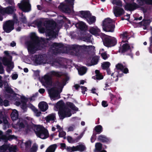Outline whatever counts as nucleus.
Segmentation results:
<instances>
[{
    "instance_id": "c03bdc74",
    "label": "nucleus",
    "mask_w": 152,
    "mask_h": 152,
    "mask_svg": "<svg viewBox=\"0 0 152 152\" xmlns=\"http://www.w3.org/2000/svg\"><path fill=\"white\" fill-rule=\"evenodd\" d=\"M96 138V136L95 134H93L91 138V142H93L95 141Z\"/></svg>"
},
{
    "instance_id": "4d7b16f0",
    "label": "nucleus",
    "mask_w": 152,
    "mask_h": 152,
    "mask_svg": "<svg viewBox=\"0 0 152 152\" xmlns=\"http://www.w3.org/2000/svg\"><path fill=\"white\" fill-rule=\"evenodd\" d=\"M18 77V75L16 74L13 75L12 76V78L13 80L16 79Z\"/></svg>"
},
{
    "instance_id": "49530a36",
    "label": "nucleus",
    "mask_w": 152,
    "mask_h": 152,
    "mask_svg": "<svg viewBox=\"0 0 152 152\" xmlns=\"http://www.w3.org/2000/svg\"><path fill=\"white\" fill-rule=\"evenodd\" d=\"M101 56L105 60L108 57L107 54L105 53H102Z\"/></svg>"
},
{
    "instance_id": "b1692460",
    "label": "nucleus",
    "mask_w": 152,
    "mask_h": 152,
    "mask_svg": "<svg viewBox=\"0 0 152 152\" xmlns=\"http://www.w3.org/2000/svg\"><path fill=\"white\" fill-rule=\"evenodd\" d=\"M80 16L81 17L84 18L86 19L88 18L89 17L91 16V14L90 12L88 11H81L80 12Z\"/></svg>"
},
{
    "instance_id": "2eb2a0df",
    "label": "nucleus",
    "mask_w": 152,
    "mask_h": 152,
    "mask_svg": "<svg viewBox=\"0 0 152 152\" xmlns=\"http://www.w3.org/2000/svg\"><path fill=\"white\" fill-rule=\"evenodd\" d=\"M3 63L4 64L7 66V71L10 72V71L14 67L13 63L10 60H9L7 58H4L3 59Z\"/></svg>"
},
{
    "instance_id": "338daca9",
    "label": "nucleus",
    "mask_w": 152,
    "mask_h": 152,
    "mask_svg": "<svg viewBox=\"0 0 152 152\" xmlns=\"http://www.w3.org/2000/svg\"><path fill=\"white\" fill-rule=\"evenodd\" d=\"M11 46L12 47H14L16 45V43L14 42H12L10 44Z\"/></svg>"
},
{
    "instance_id": "864d4df0",
    "label": "nucleus",
    "mask_w": 152,
    "mask_h": 152,
    "mask_svg": "<svg viewBox=\"0 0 152 152\" xmlns=\"http://www.w3.org/2000/svg\"><path fill=\"white\" fill-rule=\"evenodd\" d=\"M61 148L62 149H64L66 148V145L64 143H61L60 144Z\"/></svg>"
},
{
    "instance_id": "393cba45",
    "label": "nucleus",
    "mask_w": 152,
    "mask_h": 152,
    "mask_svg": "<svg viewBox=\"0 0 152 152\" xmlns=\"http://www.w3.org/2000/svg\"><path fill=\"white\" fill-rule=\"evenodd\" d=\"M31 109L33 110L35 113V115L37 116H39L41 114V112L39 111L33 105H31L30 107Z\"/></svg>"
},
{
    "instance_id": "3c124183",
    "label": "nucleus",
    "mask_w": 152,
    "mask_h": 152,
    "mask_svg": "<svg viewBox=\"0 0 152 152\" xmlns=\"http://www.w3.org/2000/svg\"><path fill=\"white\" fill-rule=\"evenodd\" d=\"M56 128L58 129V132L61 131L62 130V129L57 124L56 125Z\"/></svg>"
},
{
    "instance_id": "cd10ccee",
    "label": "nucleus",
    "mask_w": 152,
    "mask_h": 152,
    "mask_svg": "<svg viewBox=\"0 0 152 152\" xmlns=\"http://www.w3.org/2000/svg\"><path fill=\"white\" fill-rule=\"evenodd\" d=\"M90 32L93 34L96 35L100 32V30L97 27H92L90 30Z\"/></svg>"
},
{
    "instance_id": "aec40b11",
    "label": "nucleus",
    "mask_w": 152,
    "mask_h": 152,
    "mask_svg": "<svg viewBox=\"0 0 152 152\" xmlns=\"http://www.w3.org/2000/svg\"><path fill=\"white\" fill-rule=\"evenodd\" d=\"M45 119L46 122H48L50 121H54L56 119V114L55 113L49 114L45 118Z\"/></svg>"
},
{
    "instance_id": "1a4fd4ad",
    "label": "nucleus",
    "mask_w": 152,
    "mask_h": 152,
    "mask_svg": "<svg viewBox=\"0 0 152 152\" xmlns=\"http://www.w3.org/2000/svg\"><path fill=\"white\" fill-rule=\"evenodd\" d=\"M14 22L12 20H8L5 22L3 25L4 30L7 33H9L14 29Z\"/></svg>"
},
{
    "instance_id": "9b49d317",
    "label": "nucleus",
    "mask_w": 152,
    "mask_h": 152,
    "mask_svg": "<svg viewBox=\"0 0 152 152\" xmlns=\"http://www.w3.org/2000/svg\"><path fill=\"white\" fill-rule=\"evenodd\" d=\"M103 38V42L105 46L109 47L110 45H113L116 43V40L114 38H111L107 35H105Z\"/></svg>"
},
{
    "instance_id": "4468645a",
    "label": "nucleus",
    "mask_w": 152,
    "mask_h": 152,
    "mask_svg": "<svg viewBox=\"0 0 152 152\" xmlns=\"http://www.w3.org/2000/svg\"><path fill=\"white\" fill-rule=\"evenodd\" d=\"M61 91V90L59 91L56 88H53L50 89L49 90L48 92L51 98H59L60 97L59 93Z\"/></svg>"
},
{
    "instance_id": "a18cd8bd",
    "label": "nucleus",
    "mask_w": 152,
    "mask_h": 152,
    "mask_svg": "<svg viewBox=\"0 0 152 152\" xmlns=\"http://www.w3.org/2000/svg\"><path fill=\"white\" fill-rule=\"evenodd\" d=\"M143 1L147 4L152 5V0H144Z\"/></svg>"
},
{
    "instance_id": "4be33fe9",
    "label": "nucleus",
    "mask_w": 152,
    "mask_h": 152,
    "mask_svg": "<svg viewBox=\"0 0 152 152\" xmlns=\"http://www.w3.org/2000/svg\"><path fill=\"white\" fill-rule=\"evenodd\" d=\"M130 49L129 46L127 44H123L119 50L120 52L124 53Z\"/></svg>"
},
{
    "instance_id": "f3484780",
    "label": "nucleus",
    "mask_w": 152,
    "mask_h": 152,
    "mask_svg": "<svg viewBox=\"0 0 152 152\" xmlns=\"http://www.w3.org/2000/svg\"><path fill=\"white\" fill-rule=\"evenodd\" d=\"M62 47V45L54 43L51 47L50 51L53 53H59V50H61Z\"/></svg>"
},
{
    "instance_id": "9d476101",
    "label": "nucleus",
    "mask_w": 152,
    "mask_h": 152,
    "mask_svg": "<svg viewBox=\"0 0 152 152\" xmlns=\"http://www.w3.org/2000/svg\"><path fill=\"white\" fill-rule=\"evenodd\" d=\"M49 75L50 76L45 75L44 77V80L45 83L48 86L51 85L52 84V81L50 76H53L59 77L61 75L60 72L53 71L50 72Z\"/></svg>"
},
{
    "instance_id": "f704fd0d",
    "label": "nucleus",
    "mask_w": 152,
    "mask_h": 152,
    "mask_svg": "<svg viewBox=\"0 0 152 152\" xmlns=\"http://www.w3.org/2000/svg\"><path fill=\"white\" fill-rule=\"evenodd\" d=\"M39 107L41 111L44 112L48 108V105H39Z\"/></svg>"
},
{
    "instance_id": "7c9ffc66",
    "label": "nucleus",
    "mask_w": 152,
    "mask_h": 152,
    "mask_svg": "<svg viewBox=\"0 0 152 152\" xmlns=\"http://www.w3.org/2000/svg\"><path fill=\"white\" fill-rule=\"evenodd\" d=\"M87 69L85 67H81L78 70L79 74L80 75L84 74L86 72Z\"/></svg>"
},
{
    "instance_id": "423d86ee",
    "label": "nucleus",
    "mask_w": 152,
    "mask_h": 152,
    "mask_svg": "<svg viewBox=\"0 0 152 152\" xmlns=\"http://www.w3.org/2000/svg\"><path fill=\"white\" fill-rule=\"evenodd\" d=\"M75 0H65V4H61L60 5L62 10L66 12H68L73 8Z\"/></svg>"
},
{
    "instance_id": "473e14b6",
    "label": "nucleus",
    "mask_w": 152,
    "mask_h": 152,
    "mask_svg": "<svg viewBox=\"0 0 152 152\" xmlns=\"http://www.w3.org/2000/svg\"><path fill=\"white\" fill-rule=\"evenodd\" d=\"M87 20L89 24H91L95 22L96 18L94 17L93 16H91V15L90 17H89L88 18H87Z\"/></svg>"
},
{
    "instance_id": "5fc2aeb1",
    "label": "nucleus",
    "mask_w": 152,
    "mask_h": 152,
    "mask_svg": "<svg viewBox=\"0 0 152 152\" xmlns=\"http://www.w3.org/2000/svg\"><path fill=\"white\" fill-rule=\"evenodd\" d=\"M2 120L3 121L4 123L5 124H7L8 121H7V119L6 118H4L3 116V118H2Z\"/></svg>"
},
{
    "instance_id": "a878e982",
    "label": "nucleus",
    "mask_w": 152,
    "mask_h": 152,
    "mask_svg": "<svg viewBox=\"0 0 152 152\" xmlns=\"http://www.w3.org/2000/svg\"><path fill=\"white\" fill-rule=\"evenodd\" d=\"M56 148V144L51 145L47 148L45 152H54Z\"/></svg>"
},
{
    "instance_id": "f8f14e48",
    "label": "nucleus",
    "mask_w": 152,
    "mask_h": 152,
    "mask_svg": "<svg viewBox=\"0 0 152 152\" xmlns=\"http://www.w3.org/2000/svg\"><path fill=\"white\" fill-rule=\"evenodd\" d=\"M72 48L75 51L77 52L81 49H84L86 51H89L94 48V47L91 45L86 46L83 45L82 46L74 45L72 46Z\"/></svg>"
},
{
    "instance_id": "a19ab883",
    "label": "nucleus",
    "mask_w": 152,
    "mask_h": 152,
    "mask_svg": "<svg viewBox=\"0 0 152 152\" xmlns=\"http://www.w3.org/2000/svg\"><path fill=\"white\" fill-rule=\"evenodd\" d=\"M66 133L62 130L59 132V136L60 137H64L66 135Z\"/></svg>"
},
{
    "instance_id": "58836bf2",
    "label": "nucleus",
    "mask_w": 152,
    "mask_h": 152,
    "mask_svg": "<svg viewBox=\"0 0 152 152\" xmlns=\"http://www.w3.org/2000/svg\"><path fill=\"white\" fill-rule=\"evenodd\" d=\"M116 68L117 69H119L121 71L123 70V69L124 68V67L121 64H118L116 65Z\"/></svg>"
},
{
    "instance_id": "603ef678",
    "label": "nucleus",
    "mask_w": 152,
    "mask_h": 152,
    "mask_svg": "<svg viewBox=\"0 0 152 152\" xmlns=\"http://www.w3.org/2000/svg\"><path fill=\"white\" fill-rule=\"evenodd\" d=\"M122 71L124 73H127L128 72L129 70L127 68L124 67V68L123 69V70Z\"/></svg>"
},
{
    "instance_id": "79ce46f5",
    "label": "nucleus",
    "mask_w": 152,
    "mask_h": 152,
    "mask_svg": "<svg viewBox=\"0 0 152 152\" xmlns=\"http://www.w3.org/2000/svg\"><path fill=\"white\" fill-rule=\"evenodd\" d=\"M68 142L70 143H73L74 142V140L70 136H68L67 137Z\"/></svg>"
},
{
    "instance_id": "bf43d9fd",
    "label": "nucleus",
    "mask_w": 152,
    "mask_h": 152,
    "mask_svg": "<svg viewBox=\"0 0 152 152\" xmlns=\"http://www.w3.org/2000/svg\"><path fill=\"white\" fill-rule=\"evenodd\" d=\"M16 137L14 136V135H10L9 136V138H8V139L10 140V139H15V138H16Z\"/></svg>"
},
{
    "instance_id": "ea45409f",
    "label": "nucleus",
    "mask_w": 152,
    "mask_h": 152,
    "mask_svg": "<svg viewBox=\"0 0 152 152\" xmlns=\"http://www.w3.org/2000/svg\"><path fill=\"white\" fill-rule=\"evenodd\" d=\"M37 146L36 145H34L31 149V152H36L37 150Z\"/></svg>"
},
{
    "instance_id": "680f3d73",
    "label": "nucleus",
    "mask_w": 152,
    "mask_h": 152,
    "mask_svg": "<svg viewBox=\"0 0 152 152\" xmlns=\"http://www.w3.org/2000/svg\"><path fill=\"white\" fill-rule=\"evenodd\" d=\"M74 129V127L73 126H70L68 129V131H72Z\"/></svg>"
},
{
    "instance_id": "13d9d810",
    "label": "nucleus",
    "mask_w": 152,
    "mask_h": 152,
    "mask_svg": "<svg viewBox=\"0 0 152 152\" xmlns=\"http://www.w3.org/2000/svg\"><path fill=\"white\" fill-rule=\"evenodd\" d=\"M39 92L41 94L44 93L45 92V90L43 88H41L39 90Z\"/></svg>"
},
{
    "instance_id": "69168bd1",
    "label": "nucleus",
    "mask_w": 152,
    "mask_h": 152,
    "mask_svg": "<svg viewBox=\"0 0 152 152\" xmlns=\"http://www.w3.org/2000/svg\"><path fill=\"white\" fill-rule=\"evenodd\" d=\"M36 57V59H35L36 61H40V59H39V56H35Z\"/></svg>"
},
{
    "instance_id": "bb28decb",
    "label": "nucleus",
    "mask_w": 152,
    "mask_h": 152,
    "mask_svg": "<svg viewBox=\"0 0 152 152\" xmlns=\"http://www.w3.org/2000/svg\"><path fill=\"white\" fill-rule=\"evenodd\" d=\"M18 111L15 110H14L11 114V117L12 119L14 121L18 118Z\"/></svg>"
},
{
    "instance_id": "c9c22d12",
    "label": "nucleus",
    "mask_w": 152,
    "mask_h": 152,
    "mask_svg": "<svg viewBox=\"0 0 152 152\" xmlns=\"http://www.w3.org/2000/svg\"><path fill=\"white\" fill-rule=\"evenodd\" d=\"M112 3L113 4L121 6L122 5L121 2L120 0H112Z\"/></svg>"
},
{
    "instance_id": "6e6d98bb",
    "label": "nucleus",
    "mask_w": 152,
    "mask_h": 152,
    "mask_svg": "<svg viewBox=\"0 0 152 152\" xmlns=\"http://www.w3.org/2000/svg\"><path fill=\"white\" fill-rule=\"evenodd\" d=\"M5 137L2 135V133L1 131H0V141L1 139H4Z\"/></svg>"
},
{
    "instance_id": "de8ad7c7",
    "label": "nucleus",
    "mask_w": 152,
    "mask_h": 152,
    "mask_svg": "<svg viewBox=\"0 0 152 152\" xmlns=\"http://www.w3.org/2000/svg\"><path fill=\"white\" fill-rule=\"evenodd\" d=\"M81 88L82 90V93L84 94H85V92L86 91V88L85 87L82 86L81 87Z\"/></svg>"
},
{
    "instance_id": "e2e57ef3",
    "label": "nucleus",
    "mask_w": 152,
    "mask_h": 152,
    "mask_svg": "<svg viewBox=\"0 0 152 152\" xmlns=\"http://www.w3.org/2000/svg\"><path fill=\"white\" fill-rule=\"evenodd\" d=\"M74 87L77 90L78 88L80 87V86L78 84H76L74 85Z\"/></svg>"
},
{
    "instance_id": "f03ea898",
    "label": "nucleus",
    "mask_w": 152,
    "mask_h": 152,
    "mask_svg": "<svg viewBox=\"0 0 152 152\" xmlns=\"http://www.w3.org/2000/svg\"><path fill=\"white\" fill-rule=\"evenodd\" d=\"M54 109L56 111H58L59 117L61 119L66 117H69L71 115V110L78 111V109L75 105H56Z\"/></svg>"
},
{
    "instance_id": "a211bd4d",
    "label": "nucleus",
    "mask_w": 152,
    "mask_h": 152,
    "mask_svg": "<svg viewBox=\"0 0 152 152\" xmlns=\"http://www.w3.org/2000/svg\"><path fill=\"white\" fill-rule=\"evenodd\" d=\"M113 12L115 16L116 17L123 15L124 12L123 9L116 6L114 7Z\"/></svg>"
},
{
    "instance_id": "412c9836",
    "label": "nucleus",
    "mask_w": 152,
    "mask_h": 152,
    "mask_svg": "<svg viewBox=\"0 0 152 152\" xmlns=\"http://www.w3.org/2000/svg\"><path fill=\"white\" fill-rule=\"evenodd\" d=\"M136 7V4L134 3L131 4H127L125 7V9L127 10H133L135 9Z\"/></svg>"
},
{
    "instance_id": "7ed1b4c3",
    "label": "nucleus",
    "mask_w": 152,
    "mask_h": 152,
    "mask_svg": "<svg viewBox=\"0 0 152 152\" xmlns=\"http://www.w3.org/2000/svg\"><path fill=\"white\" fill-rule=\"evenodd\" d=\"M31 38L32 41L28 43V49L29 52L33 54L38 49L39 40L34 33L31 34Z\"/></svg>"
},
{
    "instance_id": "6e6552de",
    "label": "nucleus",
    "mask_w": 152,
    "mask_h": 152,
    "mask_svg": "<svg viewBox=\"0 0 152 152\" xmlns=\"http://www.w3.org/2000/svg\"><path fill=\"white\" fill-rule=\"evenodd\" d=\"M18 6L24 12H28L31 10V5L28 0H22L20 3L18 4Z\"/></svg>"
},
{
    "instance_id": "2f4dec72",
    "label": "nucleus",
    "mask_w": 152,
    "mask_h": 152,
    "mask_svg": "<svg viewBox=\"0 0 152 152\" xmlns=\"http://www.w3.org/2000/svg\"><path fill=\"white\" fill-rule=\"evenodd\" d=\"M98 139L101 141L103 142H107L109 141V139L104 135H100L98 138Z\"/></svg>"
},
{
    "instance_id": "6ab92c4d",
    "label": "nucleus",
    "mask_w": 152,
    "mask_h": 152,
    "mask_svg": "<svg viewBox=\"0 0 152 152\" xmlns=\"http://www.w3.org/2000/svg\"><path fill=\"white\" fill-rule=\"evenodd\" d=\"M25 121L22 119H20L17 123L18 129H19V130H22L25 128Z\"/></svg>"
},
{
    "instance_id": "052dcab7",
    "label": "nucleus",
    "mask_w": 152,
    "mask_h": 152,
    "mask_svg": "<svg viewBox=\"0 0 152 152\" xmlns=\"http://www.w3.org/2000/svg\"><path fill=\"white\" fill-rule=\"evenodd\" d=\"M96 89L95 88H92V89L91 90V92L93 94H95L97 95H98L96 93Z\"/></svg>"
},
{
    "instance_id": "dca6fc26",
    "label": "nucleus",
    "mask_w": 152,
    "mask_h": 152,
    "mask_svg": "<svg viewBox=\"0 0 152 152\" xmlns=\"http://www.w3.org/2000/svg\"><path fill=\"white\" fill-rule=\"evenodd\" d=\"M8 149L10 151L16 152V147L15 146H10L9 145H4L1 147H0V152H3L5 151L7 149Z\"/></svg>"
},
{
    "instance_id": "c85d7f7f",
    "label": "nucleus",
    "mask_w": 152,
    "mask_h": 152,
    "mask_svg": "<svg viewBox=\"0 0 152 152\" xmlns=\"http://www.w3.org/2000/svg\"><path fill=\"white\" fill-rule=\"evenodd\" d=\"M121 38L122 39V40L121 43L125 42L127 41L128 39V36L126 33H124L121 34Z\"/></svg>"
},
{
    "instance_id": "0eeeda50",
    "label": "nucleus",
    "mask_w": 152,
    "mask_h": 152,
    "mask_svg": "<svg viewBox=\"0 0 152 152\" xmlns=\"http://www.w3.org/2000/svg\"><path fill=\"white\" fill-rule=\"evenodd\" d=\"M66 149L67 151L69 152L76 151L83 152L86 150V148L83 144L80 143L75 146L67 147Z\"/></svg>"
},
{
    "instance_id": "39448f33",
    "label": "nucleus",
    "mask_w": 152,
    "mask_h": 152,
    "mask_svg": "<svg viewBox=\"0 0 152 152\" xmlns=\"http://www.w3.org/2000/svg\"><path fill=\"white\" fill-rule=\"evenodd\" d=\"M103 29L107 32L113 31L115 28L114 25L113 24V20L110 18L105 19L103 22Z\"/></svg>"
},
{
    "instance_id": "e433bc0d",
    "label": "nucleus",
    "mask_w": 152,
    "mask_h": 152,
    "mask_svg": "<svg viewBox=\"0 0 152 152\" xmlns=\"http://www.w3.org/2000/svg\"><path fill=\"white\" fill-rule=\"evenodd\" d=\"M110 64L109 62H106L102 64V67L103 69H106L109 67Z\"/></svg>"
},
{
    "instance_id": "72a5a7b5",
    "label": "nucleus",
    "mask_w": 152,
    "mask_h": 152,
    "mask_svg": "<svg viewBox=\"0 0 152 152\" xmlns=\"http://www.w3.org/2000/svg\"><path fill=\"white\" fill-rule=\"evenodd\" d=\"M95 150L94 152H96V151H99L102 149V145L100 143H97L95 145Z\"/></svg>"
},
{
    "instance_id": "4c0bfd02",
    "label": "nucleus",
    "mask_w": 152,
    "mask_h": 152,
    "mask_svg": "<svg viewBox=\"0 0 152 152\" xmlns=\"http://www.w3.org/2000/svg\"><path fill=\"white\" fill-rule=\"evenodd\" d=\"M95 130L97 132L100 133L102 131V127L100 125H98L95 127Z\"/></svg>"
},
{
    "instance_id": "ddd939ff",
    "label": "nucleus",
    "mask_w": 152,
    "mask_h": 152,
    "mask_svg": "<svg viewBox=\"0 0 152 152\" xmlns=\"http://www.w3.org/2000/svg\"><path fill=\"white\" fill-rule=\"evenodd\" d=\"M16 10L14 6H10L7 7H0V13L2 14H12Z\"/></svg>"
},
{
    "instance_id": "0e129e2a",
    "label": "nucleus",
    "mask_w": 152,
    "mask_h": 152,
    "mask_svg": "<svg viewBox=\"0 0 152 152\" xmlns=\"http://www.w3.org/2000/svg\"><path fill=\"white\" fill-rule=\"evenodd\" d=\"M64 103L61 100L59 102H58L56 104H64Z\"/></svg>"
},
{
    "instance_id": "37998d69",
    "label": "nucleus",
    "mask_w": 152,
    "mask_h": 152,
    "mask_svg": "<svg viewBox=\"0 0 152 152\" xmlns=\"http://www.w3.org/2000/svg\"><path fill=\"white\" fill-rule=\"evenodd\" d=\"M31 144V142L30 141H28L25 143L26 147V149L29 148Z\"/></svg>"
},
{
    "instance_id": "774afa93",
    "label": "nucleus",
    "mask_w": 152,
    "mask_h": 152,
    "mask_svg": "<svg viewBox=\"0 0 152 152\" xmlns=\"http://www.w3.org/2000/svg\"><path fill=\"white\" fill-rule=\"evenodd\" d=\"M142 17L141 16L139 18H135V20H142Z\"/></svg>"
},
{
    "instance_id": "f257e3e1",
    "label": "nucleus",
    "mask_w": 152,
    "mask_h": 152,
    "mask_svg": "<svg viewBox=\"0 0 152 152\" xmlns=\"http://www.w3.org/2000/svg\"><path fill=\"white\" fill-rule=\"evenodd\" d=\"M42 24L41 21H37L36 23L40 32H45L46 35L50 37L51 38L56 37L57 31L55 29L56 23L54 21L49 20L45 21L44 23L45 29L42 27Z\"/></svg>"
},
{
    "instance_id": "20e7f679",
    "label": "nucleus",
    "mask_w": 152,
    "mask_h": 152,
    "mask_svg": "<svg viewBox=\"0 0 152 152\" xmlns=\"http://www.w3.org/2000/svg\"><path fill=\"white\" fill-rule=\"evenodd\" d=\"M34 130L37 136L42 139H45L49 136L48 130L42 126H35Z\"/></svg>"
},
{
    "instance_id": "8fccbe9b",
    "label": "nucleus",
    "mask_w": 152,
    "mask_h": 152,
    "mask_svg": "<svg viewBox=\"0 0 152 152\" xmlns=\"http://www.w3.org/2000/svg\"><path fill=\"white\" fill-rule=\"evenodd\" d=\"M20 107L24 111H26L27 107L26 105H20Z\"/></svg>"
},
{
    "instance_id": "09e8293b",
    "label": "nucleus",
    "mask_w": 152,
    "mask_h": 152,
    "mask_svg": "<svg viewBox=\"0 0 152 152\" xmlns=\"http://www.w3.org/2000/svg\"><path fill=\"white\" fill-rule=\"evenodd\" d=\"M4 72V69L2 64L0 63V74H2Z\"/></svg>"
},
{
    "instance_id": "c756f323",
    "label": "nucleus",
    "mask_w": 152,
    "mask_h": 152,
    "mask_svg": "<svg viewBox=\"0 0 152 152\" xmlns=\"http://www.w3.org/2000/svg\"><path fill=\"white\" fill-rule=\"evenodd\" d=\"M96 79L97 80H101L103 78V76L99 71L96 70L95 71Z\"/></svg>"
},
{
    "instance_id": "5701e85b",
    "label": "nucleus",
    "mask_w": 152,
    "mask_h": 152,
    "mask_svg": "<svg viewBox=\"0 0 152 152\" xmlns=\"http://www.w3.org/2000/svg\"><path fill=\"white\" fill-rule=\"evenodd\" d=\"M76 27L79 28L81 30H83L86 27V26L85 24L82 21L79 22L77 23L76 25Z\"/></svg>"
}]
</instances>
